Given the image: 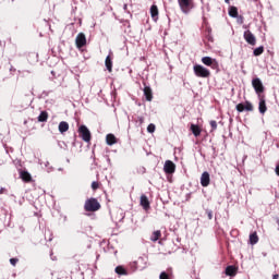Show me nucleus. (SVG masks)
Here are the masks:
<instances>
[{"instance_id": "obj_1", "label": "nucleus", "mask_w": 279, "mask_h": 279, "mask_svg": "<svg viewBox=\"0 0 279 279\" xmlns=\"http://www.w3.org/2000/svg\"><path fill=\"white\" fill-rule=\"evenodd\" d=\"M85 213H97V210H101V204L95 197H90L85 201L84 204Z\"/></svg>"}, {"instance_id": "obj_2", "label": "nucleus", "mask_w": 279, "mask_h": 279, "mask_svg": "<svg viewBox=\"0 0 279 279\" xmlns=\"http://www.w3.org/2000/svg\"><path fill=\"white\" fill-rule=\"evenodd\" d=\"M193 71L196 77H202L204 80H208V77H210V70L206 69L204 65L195 64L193 66Z\"/></svg>"}, {"instance_id": "obj_3", "label": "nucleus", "mask_w": 279, "mask_h": 279, "mask_svg": "<svg viewBox=\"0 0 279 279\" xmlns=\"http://www.w3.org/2000/svg\"><path fill=\"white\" fill-rule=\"evenodd\" d=\"M178 3L183 14H189L195 8L194 0H178Z\"/></svg>"}, {"instance_id": "obj_4", "label": "nucleus", "mask_w": 279, "mask_h": 279, "mask_svg": "<svg viewBox=\"0 0 279 279\" xmlns=\"http://www.w3.org/2000/svg\"><path fill=\"white\" fill-rule=\"evenodd\" d=\"M78 134L85 143H90V130L86 125L83 124L78 128Z\"/></svg>"}, {"instance_id": "obj_5", "label": "nucleus", "mask_w": 279, "mask_h": 279, "mask_svg": "<svg viewBox=\"0 0 279 279\" xmlns=\"http://www.w3.org/2000/svg\"><path fill=\"white\" fill-rule=\"evenodd\" d=\"M252 86L256 95H258V97H260L262 93H265V86L263 85V82L260 81V78H253Z\"/></svg>"}, {"instance_id": "obj_6", "label": "nucleus", "mask_w": 279, "mask_h": 279, "mask_svg": "<svg viewBox=\"0 0 279 279\" xmlns=\"http://www.w3.org/2000/svg\"><path fill=\"white\" fill-rule=\"evenodd\" d=\"M235 110H238V112H254V105L246 100L245 104H238Z\"/></svg>"}, {"instance_id": "obj_7", "label": "nucleus", "mask_w": 279, "mask_h": 279, "mask_svg": "<svg viewBox=\"0 0 279 279\" xmlns=\"http://www.w3.org/2000/svg\"><path fill=\"white\" fill-rule=\"evenodd\" d=\"M75 45L77 49L86 47V35L84 33H78L75 38Z\"/></svg>"}, {"instance_id": "obj_8", "label": "nucleus", "mask_w": 279, "mask_h": 279, "mask_svg": "<svg viewBox=\"0 0 279 279\" xmlns=\"http://www.w3.org/2000/svg\"><path fill=\"white\" fill-rule=\"evenodd\" d=\"M243 36L247 45H251L252 47L256 46V36H254L251 31H245Z\"/></svg>"}, {"instance_id": "obj_9", "label": "nucleus", "mask_w": 279, "mask_h": 279, "mask_svg": "<svg viewBox=\"0 0 279 279\" xmlns=\"http://www.w3.org/2000/svg\"><path fill=\"white\" fill-rule=\"evenodd\" d=\"M202 62L205 64V66H211V69H217V66H219L217 60L210 57H203Z\"/></svg>"}, {"instance_id": "obj_10", "label": "nucleus", "mask_w": 279, "mask_h": 279, "mask_svg": "<svg viewBox=\"0 0 279 279\" xmlns=\"http://www.w3.org/2000/svg\"><path fill=\"white\" fill-rule=\"evenodd\" d=\"M163 171L169 175L175 173V163H173L171 160H167L163 166Z\"/></svg>"}, {"instance_id": "obj_11", "label": "nucleus", "mask_w": 279, "mask_h": 279, "mask_svg": "<svg viewBox=\"0 0 279 279\" xmlns=\"http://www.w3.org/2000/svg\"><path fill=\"white\" fill-rule=\"evenodd\" d=\"M258 110L260 114H265V112H267V102L265 101V96L259 97Z\"/></svg>"}, {"instance_id": "obj_12", "label": "nucleus", "mask_w": 279, "mask_h": 279, "mask_svg": "<svg viewBox=\"0 0 279 279\" xmlns=\"http://www.w3.org/2000/svg\"><path fill=\"white\" fill-rule=\"evenodd\" d=\"M144 97L146 98V101H151V99H154V92H151V87L145 85Z\"/></svg>"}, {"instance_id": "obj_13", "label": "nucleus", "mask_w": 279, "mask_h": 279, "mask_svg": "<svg viewBox=\"0 0 279 279\" xmlns=\"http://www.w3.org/2000/svg\"><path fill=\"white\" fill-rule=\"evenodd\" d=\"M140 204L144 208V210H149L150 208L149 198H147L145 194L141 196Z\"/></svg>"}, {"instance_id": "obj_14", "label": "nucleus", "mask_w": 279, "mask_h": 279, "mask_svg": "<svg viewBox=\"0 0 279 279\" xmlns=\"http://www.w3.org/2000/svg\"><path fill=\"white\" fill-rule=\"evenodd\" d=\"M202 186H208L210 184V174L208 172H203L201 177Z\"/></svg>"}, {"instance_id": "obj_15", "label": "nucleus", "mask_w": 279, "mask_h": 279, "mask_svg": "<svg viewBox=\"0 0 279 279\" xmlns=\"http://www.w3.org/2000/svg\"><path fill=\"white\" fill-rule=\"evenodd\" d=\"M106 143L109 146L117 145V143H118L117 136H114V134H112V133L107 134Z\"/></svg>"}, {"instance_id": "obj_16", "label": "nucleus", "mask_w": 279, "mask_h": 279, "mask_svg": "<svg viewBox=\"0 0 279 279\" xmlns=\"http://www.w3.org/2000/svg\"><path fill=\"white\" fill-rule=\"evenodd\" d=\"M48 119H49V113L47 111H41L37 118V121L39 123H47Z\"/></svg>"}, {"instance_id": "obj_17", "label": "nucleus", "mask_w": 279, "mask_h": 279, "mask_svg": "<svg viewBox=\"0 0 279 279\" xmlns=\"http://www.w3.org/2000/svg\"><path fill=\"white\" fill-rule=\"evenodd\" d=\"M190 130L196 137L202 135V128H199L197 124H191Z\"/></svg>"}, {"instance_id": "obj_18", "label": "nucleus", "mask_w": 279, "mask_h": 279, "mask_svg": "<svg viewBox=\"0 0 279 279\" xmlns=\"http://www.w3.org/2000/svg\"><path fill=\"white\" fill-rule=\"evenodd\" d=\"M150 16H151L153 21H158V5L153 4L150 7Z\"/></svg>"}, {"instance_id": "obj_19", "label": "nucleus", "mask_w": 279, "mask_h": 279, "mask_svg": "<svg viewBox=\"0 0 279 279\" xmlns=\"http://www.w3.org/2000/svg\"><path fill=\"white\" fill-rule=\"evenodd\" d=\"M105 66L109 73H112V57L107 56L105 60Z\"/></svg>"}, {"instance_id": "obj_20", "label": "nucleus", "mask_w": 279, "mask_h": 279, "mask_svg": "<svg viewBox=\"0 0 279 279\" xmlns=\"http://www.w3.org/2000/svg\"><path fill=\"white\" fill-rule=\"evenodd\" d=\"M161 236H162V232L160 230L154 231L150 236V241H153V243H156V241H160Z\"/></svg>"}, {"instance_id": "obj_21", "label": "nucleus", "mask_w": 279, "mask_h": 279, "mask_svg": "<svg viewBox=\"0 0 279 279\" xmlns=\"http://www.w3.org/2000/svg\"><path fill=\"white\" fill-rule=\"evenodd\" d=\"M59 132L64 134V132H69V123L66 121H62L59 123Z\"/></svg>"}, {"instance_id": "obj_22", "label": "nucleus", "mask_w": 279, "mask_h": 279, "mask_svg": "<svg viewBox=\"0 0 279 279\" xmlns=\"http://www.w3.org/2000/svg\"><path fill=\"white\" fill-rule=\"evenodd\" d=\"M226 276H231V277H234V276H236V268H235V266H228L227 268H226Z\"/></svg>"}, {"instance_id": "obj_23", "label": "nucleus", "mask_w": 279, "mask_h": 279, "mask_svg": "<svg viewBox=\"0 0 279 279\" xmlns=\"http://www.w3.org/2000/svg\"><path fill=\"white\" fill-rule=\"evenodd\" d=\"M20 178H22L23 182H31L32 181V174L27 171H22L20 173Z\"/></svg>"}, {"instance_id": "obj_24", "label": "nucleus", "mask_w": 279, "mask_h": 279, "mask_svg": "<svg viewBox=\"0 0 279 279\" xmlns=\"http://www.w3.org/2000/svg\"><path fill=\"white\" fill-rule=\"evenodd\" d=\"M250 243L251 245H256V243H258V233L253 232L250 234Z\"/></svg>"}, {"instance_id": "obj_25", "label": "nucleus", "mask_w": 279, "mask_h": 279, "mask_svg": "<svg viewBox=\"0 0 279 279\" xmlns=\"http://www.w3.org/2000/svg\"><path fill=\"white\" fill-rule=\"evenodd\" d=\"M229 16H232V19H236V16H239V9H236V7H231L229 9Z\"/></svg>"}, {"instance_id": "obj_26", "label": "nucleus", "mask_w": 279, "mask_h": 279, "mask_svg": "<svg viewBox=\"0 0 279 279\" xmlns=\"http://www.w3.org/2000/svg\"><path fill=\"white\" fill-rule=\"evenodd\" d=\"M116 274H118V276H128V270L123 268V266H118L116 267Z\"/></svg>"}, {"instance_id": "obj_27", "label": "nucleus", "mask_w": 279, "mask_h": 279, "mask_svg": "<svg viewBox=\"0 0 279 279\" xmlns=\"http://www.w3.org/2000/svg\"><path fill=\"white\" fill-rule=\"evenodd\" d=\"M263 53H265V47H263V46H259L258 48H255L254 51H253V54L255 57L263 56Z\"/></svg>"}, {"instance_id": "obj_28", "label": "nucleus", "mask_w": 279, "mask_h": 279, "mask_svg": "<svg viewBox=\"0 0 279 279\" xmlns=\"http://www.w3.org/2000/svg\"><path fill=\"white\" fill-rule=\"evenodd\" d=\"M147 132H149V134H154V133L156 132V124L150 123V124L147 126Z\"/></svg>"}, {"instance_id": "obj_29", "label": "nucleus", "mask_w": 279, "mask_h": 279, "mask_svg": "<svg viewBox=\"0 0 279 279\" xmlns=\"http://www.w3.org/2000/svg\"><path fill=\"white\" fill-rule=\"evenodd\" d=\"M209 125H210V128H211V132H215V130H217V121L211 120V121L209 122Z\"/></svg>"}, {"instance_id": "obj_30", "label": "nucleus", "mask_w": 279, "mask_h": 279, "mask_svg": "<svg viewBox=\"0 0 279 279\" xmlns=\"http://www.w3.org/2000/svg\"><path fill=\"white\" fill-rule=\"evenodd\" d=\"M99 186H100V183H99V182H97V181L92 182V189H93V191H97V189H99Z\"/></svg>"}, {"instance_id": "obj_31", "label": "nucleus", "mask_w": 279, "mask_h": 279, "mask_svg": "<svg viewBox=\"0 0 279 279\" xmlns=\"http://www.w3.org/2000/svg\"><path fill=\"white\" fill-rule=\"evenodd\" d=\"M10 263L13 267H16V263H19V258H11Z\"/></svg>"}, {"instance_id": "obj_32", "label": "nucleus", "mask_w": 279, "mask_h": 279, "mask_svg": "<svg viewBox=\"0 0 279 279\" xmlns=\"http://www.w3.org/2000/svg\"><path fill=\"white\" fill-rule=\"evenodd\" d=\"M206 215H207V217H208V219L209 220H211L213 219V210H206Z\"/></svg>"}, {"instance_id": "obj_33", "label": "nucleus", "mask_w": 279, "mask_h": 279, "mask_svg": "<svg viewBox=\"0 0 279 279\" xmlns=\"http://www.w3.org/2000/svg\"><path fill=\"white\" fill-rule=\"evenodd\" d=\"M137 119H138V122L141 125H143V123H145V118L138 117Z\"/></svg>"}, {"instance_id": "obj_34", "label": "nucleus", "mask_w": 279, "mask_h": 279, "mask_svg": "<svg viewBox=\"0 0 279 279\" xmlns=\"http://www.w3.org/2000/svg\"><path fill=\"white\" fill-rule=\"evenodd\" d=\"M207 40H213V37L210 36V28H208Z\"/></svg>"}, {"instance_id": "obj_35", "label": "nucleus", "mask_w": 279, "mask_h": 279, "mask_svg": "<svg viewBox=\"0 0 279 279\" xmlns=\"http://www.w3.org/2000/svg\"><path fill=\"white\" fill-rule=\"evenodd\" d=\"M4 192H5V189L1 187L0 189V195H3Z\"/></svg>"}, {"instance_id": "obj_36", "label": "nucleus", "mask_w": 279, "mask_h": 279, "mask_svg": "<svg viewBox=\"0 0 279 279\" xmlns=\"http://www.w3.org/2000/svg\"><path fill=\"white\" fill-rule=\"evenodd\" d=\"M272 279H279V275L278 274L274 275Z\"/></svg>"}, {"instance_id": "obj_37", "label": "nucleus", "mask_w": 279, "mask_h": 279, "mask_svg": "<svg viewBox=\"0 0 279 279\" xmlns=\"http://www.w3.org/2000/svg\"><path fill=\"white\" fill-rule=\"evenodd\" d=\"M226 3L230 4V0H225Z\"/></svg>"}, {"instance_id": "obj_38", "label": "nucleus", "mask_w": 279, "mask_h": 279, "mask_svg": "<svg viewBox=\"0 0 279 279\" xmlns=\"http://www.w3.org/2000/svg\"><path fill=\"white\" fill-rule=\"evenodd\" d=\"M158 243H159V245H162V240H159V242H158Z\"/></svg>"}]
</instances>
